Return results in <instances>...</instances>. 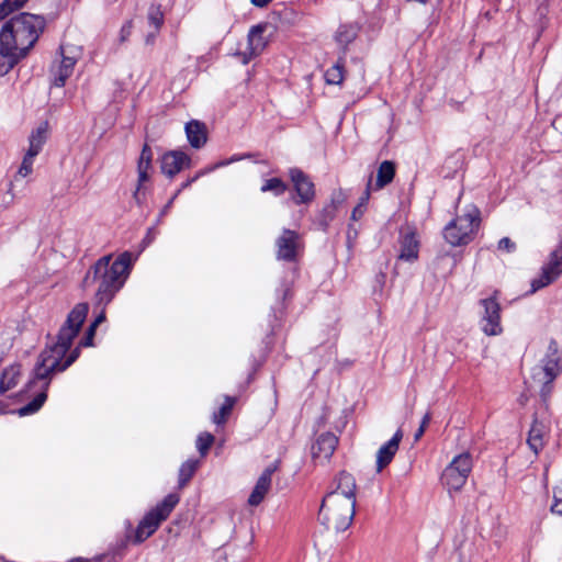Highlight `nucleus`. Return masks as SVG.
<instances>
[{"label": "nucleus", "instance_id": "39448f33", "mask_svg": "<svg viewBox=\"0 0 562 562\" xmlns=\"http://www.w3.org/2000/svg\"><path fill=\"white\" fill-rule=\"evenodd\" d=\"M480 210L470 205L464 214L450 221L443 229V237L447 243L451 246H463L471 243L480 226Z\"/></svg>", "mask_w": 562, "mask_h": 562}, {"label": "nucleus", "instance_id": "f3484780", "mask_svg": "<svg viewBox=\"0 0 562 562\" xmlns=\"http://www.w3.org/2000/svg\"><path fill=\"white\" fill-rule=\"evenodd\" d=\"M402 429H397L393 437L380 447L376 453V471L381 472L386 468L393 460L394 456L398 451L400 443L403 439Z\"/></svg>", "mask_w": 562, "mask_h": 562}, {"label": "nucleus", "instance_id": "5fc2aeb1", "mask_svg": "<svg viewBox=\"0 0 562 562\" xmlns=\"http://www.w3.org/2000/svg\"><path fill=\"white\" fill-rule=\"evenodd\" d=\"M71 562H86V561H83L82 559H75Z\"/></svg>", "mask_w": 562, "mask_h": 562}, {"label": "nucleus", "instance_id": "4c0bfd02", "mask_svg": "<svg viewBox=\"0 0 562 562\" xmlns=\"http://www.w3.org/2000/svg\"><path fill=\"white\" fill-rule=\"evenodd\" d=\"M35 157H36L35 155H31V153L26 151V154L22 160V164L18 170V176L25 178L26 176H29L32 172L33 160Z\"/></svg>", "mask_w": 562, "mask_h": 562}, {"label": "nucleus", "instance_id": "f704fd0d", "mask_svg": "<svg viewBox=\"0 0 562 562\" xmlns=\"http://www.w3.org/2000/svg\"><path fill=\"white\" fill-rule=\"evenodd\" d=\"M336 209V205L334 204V202H331L330 204L325 205L324 209L322 210L318 222L324 231L327 229L330 222L335 218Z\"/></svg>", "mask_w": 562, "mask_h": 562}, {"label": "nucleus", "instance_id": "1a4fd4ad", "mask_svg": "<svg viewBox=\"0 0 562 562\" xmlns=\"http://www.w3.org/2000/svg\"><path fill=\"white\" fill-rule=\"evenodd\" d=\"M499 295V290H494L491 296L479 301V305L483 308L481 329L486 336H498L503 333Z\"/></svg>", "mask_w": 562, "mask_h": 562}, {"label": "nucleus", "instance_id": "473e14b6", "mask_svg": "<svg viewBox=\"0 0 562 562\" xmlns=\"http://www.w3.org/2000/svg\"><path fill=\"white\" fill-rule=\"evenodd\" d=\"M288 190V184L280 178H271L266 180L261 187V191H271L274 195H281Z\"/></svg>", "mask_w": 562, "mask_h": 562}, {"label": "nucleus", "instance_id": "2f4dec72", "mask_svg": "<svg viewBox=\"0 0 562 562\" xmlns=\"http://www.w3.org/2000/svg\"><path fill=\"white\" fill-rule=\"evenodd\" d=\"M199 460H187L179 469V487H184L199 468Z\"/></svg>", "mask_w": 562, "mask_h": 562}, {"label": "nucleus", "instance_id": "4468645a", "mask_svg": "<svg viewBox=\"0 0 562 562\" xmlns=\"http://www.w3.org/2000/svg\"><path fill=\"white\" fill-rule=\"evenodd\" d=\"M300 277V269L299 267L294 266L291 268V270L283 277V279L280 282V285L276 290L277 294V305H278V312L280 313V316H283L285 312L288 311L289 306L291 305L293 299H294V285Z\"/></svg>", "mask_w": 562, "mask_h": 562}, {"label": "nucleus", "instance_id": "20e7f679", "mask_svg": "<svg viewBox=\"0 0 562 562\" xmlns=\"http://www.w3.org/2000/svg\"><path fill=\"white\" fill-rule=\"evenodd\" d=\"M356 505L349 498L338 494H326L318 510V520L328 530L336 532L347 530L353 520Z\"/></svg>", "mask_w": 562, "mask_h": 562}, {"label": "nucleus", "instance_id": "b1692460", "mask_svg": "<svg viewBox=\"0 0 562 562\" xmlns=\"http://www.w3.org/2000/svg\"><path fill=\"white\" fill-rule=\"evenodd\" d=\"M186 134L190 145L194 148H201L207 140L205 124L195 120L186 124Z\"/></svg>", "mask_w": 562, "mask_h": 562}, {"label": "nucleus", "instance_id": "8fccbe9b", "mask_svg": "<svg viewBox=\"0 0 562 562\" xmlns=\"http://www.w3.org/2000/svg\"><path fill=\"white\" fill-rule=\"evenodd\" d=\"M273 0H250V2L258 8L268 7Z\"/></svg>", "mask_w": 562, "mask_h": 562}, {"label": "nucleus", "instance_id": "412c9836", "mask_svg": "<svg viewBox=\"0 0 562 562\" xmlns=\"http://www.w3.org/2000/svg\"><path fill=\"white\" fill-rule=\"evenodd\" d=\"M268 27L267 23L258 24L248 32V60L260 55L267 47L268 40L263 33Z\"/></svg>", "mask_w": 562, "mask_h": 562}, {"label": "nucleus", "instance_id": "dca6fc26", "mask_svg": "<svg viewBox=\"0 0 562 562\" xmlns=\"http://www.w3.org/2000/svg\"><path fill=\"white\" fill-rule=\"evenodd\" d=\"M356 490L357 484L353 475L346 471H340L333 480L331 490L328 494H338L344 498H349L356 505Z\"/></svg>", "mask_w": 562, "mask_h": 562}, {"label": "nucleus", "instance_id": "3c124183", "mask_svg": "<svg viewBox=\"0 0 562 562\" xmlns=\"http://www.w3.org/2000/svg\"><path fill=\"white\" fill-rule=\"evenodd\" d=\"M385 278H386V274H385V273H383V272H380V273L376 276V281H378L381 285H383V284H384V282H385Z\"/></svg>", "mask_w": 562, "mask_h": 562}, {"label": "nucleus", "instance_id": "2eb2a0df", "mask_svg": "<svg viewBox=\"0 0 562 562\" xmlns=\"http://www.w3.org/2000/svg\"><path fill=\"white\" fill-rule=\"evenodd\" d=\"M281 464V460L277 459L265 468L248 496V505L258 506L265 499L271 488L272 475L280 470Z\"/></svg>", "mask_w": 562, "mask_h": 562}, {"label": "nucleus", "instance_id": "aec40b11", "mask_svg": "<svg viewBox=\"0 0 562 562\" xmlns=\"http://www.w3.org/2000/svg\"><path fill=\"white\" fill-rule=\"evenodd\" d=\"M5 37L7 35H0V77L8 74L24 57L20 56V52L5 41Z\"/></svg>", "mask_w": 562, "mask_h": 562}, {"label": "nucleus", "instance_id": "4be33fe9", "mask_svg": "<svg viewBox=\"0 0 562 562\" xmlns=\"http://www.w3.org/2000/svg\"><path fill=\"white\" fill-rule=\"evenodd\" d=\"M547 434V426L542 422H539L537 418H535L527 438V443L530 450L535 452V454H539V452L544 448Z\"/></svg>", "mask_w": 562, "mask_h": 562}, {"label": "nucleus", "instance_id": "a18cd8bd", "mask_svg": "<svg viewBox=\"0 0 562 562\" xmlns=\"http://www.w3.org/2000/svg\"><path fill=\"white\" fill-rule=\"evenodd\" d=\"M151 159H153L151 148L148 145H144L138 160L151 162Z\"/></svg>", "mask_w": 562, "mask_h": 562}, {"label": "nucleus", "instance_id": "de8ad7c7", "mask_svg": "<svg viewBox=\"0 0 562 562\" xmlns=\"http://www.w3.org/2000/svg\"><path fill=\"white\" fill-rule=\"evenodd\" d=\"M99 307L101 308L100 313L95 317V319L91 323V326L94 328H97L105 319V306H99Z\"/></svg>", "mask_w": 562, "mask_h": 562}, {"label": "nucleus", "instance_id": "9b49d317", "mask_svg": "<svg viewBox=\"0 0 562 562\" xmlns=\"http://www.w3.org/2000/svg\"><path fill=\"white\" fill-rule=\"evenodd\" d=\"M289 177L294 188V193L291 195L293 203L295 205L311 204L316 195L315 184L311 178L299 168H291L289 170Z\"/></svg>", "mask_w": 562, "mask_h": 562}, {"label": "nucleus", "instance_id": "bb28decb", "mask_svg": "<svg viewBox=\"0 0 562 562\" xmlns=\"http://www.w3.org/2000/svg\"><path fill=\"white\" fill-rule=\"evenodd\" d=\"M21 378V366L12 364L4 369L0 378V393H5L16 386Z\"/></svg>", "mask_w": 562, "mask_h": 562}, {"label": "nucleus", "instance_id": "79ce46f5", "mask_svg": "<svg viewBox=\"0 0 562 562\" xmlns=\"http://www.w3.org/2000/svg\"><path fill=\"white\" fill-rule=\"evenodd\" d=\"M430 419H431L430 413H426L425 416L422 419L419 428L416 430V432L414 435L415 441H418L423 437V435H424V432H425V430H426Z\"/></svg>", "mask_w": 562, "mask_h": 562}, {"label": "nucleus", "instance_id": "49530a36", "mask_svg": "<svg viewBox=\"0 0 562 562\" xmlns=\"http://www.w3.org/2000/svg\"><path fill=\"white\" fill-rule=\"evenodd\" d=\"M364 213L363 203H359L351 212V220L358 221Z\"/></svg>", "mask_w": 562, "mask_h": 562}, {"label": "nucleus", "instance_id": "f03ea898", "mask_svg": "<svg viewBox=\"0 0 562 562\" xmlns=\"http://www.w3.org/2000/svg\"><path fill=\"white\" fill-rule=\"evenodd\" d=\"M132 268V255L121 254L112 261V255L101 257L87 271L83 285L98 283L94 293V306H106L125 284Z\"/></svg>", "mask_w": 562, "mask_h": 562}, {"label": "nucleus", "instance_id": "ea45409f", "mask_svg": "<svg viewBox=\"0 0 562 562\" xmlns=\"http://www.w3.org/2000/svg\"><path fill=\"white\" fill-rule=\"evenodd\" d=\"M234 159H231V160H223V161H220L217 164H215L214 166L205 169V170H201L199 171L193 178L191 179H188L186 182H183L181 184V188L179 189L180 191L188 188L191 183H193L194 181H196L201 176L205 175L206 172L209 171H212V170H215L216 168H220V167H223V166H226L228 165L231 161H233Z\"/></svg>", "mask_w": 562, "mask_h": 562}, {"label": "nucleus", "instance_id": "0eeeda50", "mask_svg": "<svg viewBox=\"0 0 562 562\" xmlns=\"http://www.w3.org/2000/svg\"><path fill=\"white\" fill-rule=\"evenodd\" d=\"M179 501V495L175 493L168 494L161 503L148 512L137 526L135 541L140 543L149 538L160 524L169 517Z\"/></svg>", "mask_w": 562, "mask_h": 562}, {"label": "nucleus", "instance_id": "f8f14e48", "mask_svg": "<svg viewBox=\"0 0 562 562\" xmlns=\"http://www.w3.org/2000/svg\"><path fill=\"white\" fill-rule=\"evenodd\" d=\"M397 260L413 263L418 260L420 239L414 226H405L398 233Z\"/></svg>", "mask_w": 562, "mask_h": 562}, {"label": "nucleus", "instance_id": "37998d69", "mask_svg": "<svg viewBox=\"0 0 562 562\" xmlns=\"http://www.w3.org/2000/svg\"><path fill=\"white\" fill-rule=\"evenodd\" d=\"M498 249L506 252H513L516 249V244L509 237H503L498 241Z\"/></svg>", "mask_w": 562, "mask_h": 562}, {"label": "nucleus", "instance_id": "6ab92c4d", "mask_svg": "<svg viewBox=\"0 0 562 562\" xmlns=\"http://www.w3.org/2000/svg\"><path fill=\"white\" fill-rule=\"evenodd\" d=\"M338 445V438L333 432H324L318 436L312 446V457L314 460H328L335 452Z\"/></svg>", "mask_w": 562, "mask_h": 562}, {"label": "nucleus", "instance_id": "a211bd4d", "mask_svg": "<svg viewBox=\"0 0 562 562\" xmlns=\"http://www.w3.org/2000/svg\"><path fill=\"white\" fill-rule=\"evenodd\" d=\"M191 159L183 151H169L162 156L161 159V171L167 177L172 178L175 175L180 172L182 169L190 166Z\"/></svg>", "mask_w": 562, "mask_h": 562}, {"label": "nucleus", "instance_id": "7ed1b4c3", "mask_svg": "<svg viewBox=\"0 0 562 562\" xmlns=\"http://www.w3.org/2000/svg\"><path fill=\"white\" fill-rule=\"evenodd\" d=\"M45 27V19L42 15L27 12L20 13L5 22L0 31V35H7L8 41L20 56H26L27 52L37 42Z\"/></svg>", "mask_w": 562, "mask_h": 562}, {"label": "nucleus", "instance_id": "e433bc0d", "mask_svg": "<svg viewBox=\"0 0 562 562\" xmlns=\"http://www.w3.org/2000/svg\"><path fill=\"white\" fill-rule=\"evenodd\" d=\"M148 22L159 30L164 23V14L159 7L151 5L148 11Z\"/></svg>", "mask_w": 562, "mask_h": 562}, {"label": "nucleus", "instance_id": "72a5a7b5", "mask_svg": "<svg viewBox=\"0 0 562 562\" xmlns=\"http://www.w3.org/2000/svg\"><path fill=\"white\" fill-rule=\"evenodd\" d=\"M27 0H3L0 3V20L5 19L14 10L20 9Z\"/></svg>", "mask_w": 562, "mask_h": 562}, {"label": "nucleus", "instance_id": "5701e85b", "mask_svg": "<svg viewBox=\"0 0 562 562\" xmlns=\"http://www.w3.org/2000/svg\"><path fill=\"white\" fill-rule=\"evenodd\" d=\"M76 65V59L72 57L63 56L61 60L52 66V80L54 86L63 87L66 83V80L71 76L74 71V67Z\"/></svg>", "mask_w": 562, "mask_h": 562}, {"label": "nucleus", "instance_id": "603ef678", "mask_svg": "<svg viewBox=\"0 0 562 562\" xmlns=\"http://www.w3.org/2000/svg\"><path fill=\"white\" fill-rule=\"evenodd\" d=\"M180 193V190H178L173 195L172 198L169 200V202L166 204L165 206V210L169 209L171 206V204L173 203V201L176 200V198L179 195Z\"/></svg>", "mask_w": 562, "mask_h": 562}, {"label": "nucleus", "instance_id": "09e8293b", "mask_svg": "<svg viewBox=\"0 0 562 562\" xmlns=\"http://www.w3.org/2000/svg\"><path fill=\"white\" fill-rule=\"evenodd\" d=\"M370 190H371V178L369 179V182L367 184L366 191L363 196L360 200V203H363V209L366 210V205L370 199Z\"/></svg>", "mask_w": 562, "mask_h": 562}, {"label": "nucleus", "instance_id": "cd10ccee", "mask_svg": "<svg viewBox=\"0 0 562 562\" xmlns=\"http://www.w3.org/2000/svg\"><path fill=\"white\" fill-rule=\"evenodd\" d=\"M47 138V123L41 124L32 134L30 135L29 142L30 146L27 153L31 155L37 156L42 150L43 145L45 144Z\"/></svg>", "mask_w": 562, "mask_h": 562}, {"label": "nucleus", "instance_id": "58836bf2", "mask_svg": "<svg viewBox=\"0 0 562 562\" xmlns=\"http://www.w3.org/2000/svg\"><path fill=\"white\" fill-rule=\"evenodd\" d=\"M551 512L562 516V481L553 488V504Z\"/></svg>", "mask_w": 562, "mask_h": 562}, {"label": "nucleus", "instance_id": "393cba45", "mask_svg": "<svg viewBox=\"0 0 562 562\" xmlns=\"http://www.w3.org/2000/svg\"><path fill=\"white\" fill-rule=\"evenodd\" d=\"M360 31V26L356 23L341 24L335 35L336 42L342 48L344 56L346 55L347 47L352 43Z\"/></svg>", "mask_w": 562, "mask_h": 562}, {"label": "nucleus", "instance_id": "c85d7f7f", "mask_svg": "<svg viewBox=\"0 0 562 562\" xmlns=\"http://www.w3.org/2000/svg\"><path fill=\"white\" fill-rule=\"evenodd\" d=\"M345 78V56L325 71V80L329 85H340Z\"/></svg>", "mask_w": 562, "mask_h": 562}, {"label": "nucleus", "instance_id": "a878e982", "mask_svg": "<svg viewBox=\"0 0 562 562\" xmlns=\"http://www.w3.org/2000/svg\"><path fill=\"white\" fill-rule=\"evenodd\" d=\"M396 172V166L391 160H384L380 164L376 173V181L373 190L378 191L390 184Z\"/></svg>", "mask_w": 562, "mask_h": 562}, {"label": "nucleus", "instance_id": "c03bdc74", "mask_svg": "<svg viewBox=\"0 0 562 562\" xmlns=\"http://www.w3.org/2000/svg\"><path fill=\"white\" fill-rule=\"evenodd\" d=\"M131 31H132V23L131 22L125 23L120 31V41L125 42L128 38V36L131 35Z\"/></svg>", "mask_w": 562, "mask_h": 562}, {"label": "nucleus", "instance_id": "6e6552de", "mask_svg": "<svg viewBox=\"0 0 562 562\" xmlns=\"http://www.w3.org/2000/svg\"><path fill=\"white\" fill-rule=\"evenodd\" d=\"M472 468L473 460L469 452L456 456L442 472V484L446 485L449 491L461 490L467 483Z\"/></svg>", "mask_w": 562, "mask_h": 562}, {"label": "nucleus", "instance_id": "423d86ee", "mask_svg": "<svg viewBox=\"0 0 562 562\" xmlns=\"http://www.w3.org/2000/svg\"><path fill=\"white\" fill-rule=\"evenodd\" d=\"M541 366L535 370L533 380L541 383L540 396L546 403L551 397L553 391V381L562 372V357L558 351L554 340H551L548 347V353L541 360Z\"/></svg>", "mask_w": 562, "mask_h": 562}, {"label": "nucleus", "instance_id": "7c9ffc66", "mask_svg": "<svg viewBox=\"0 0 562 562\" xmlns=\"http://www.w3.org/2000/svg\"><path fill=\"white\" fill-rule=\"evenodd\" d=\"M151 169V162L138 160L137 172H138V186L133 194L134 200L138 205L143 203L140 196V188L144 182L149 179V170Z\"/></svg>", "mask_w": 562, "mask_h": 562}, {"label": "nucleus", "instance_id": "864d4df0", "mask_svg": "<svg viewBox=\"0 0 562 562\" xmlns=\"http://www.w3.org/2000/svg\"><path fill=\"white\" fill-rule=\"evenodd\" d=\"M154 41V35H148L146 38L147 43H151Z\"/></svg>", "mask_w": 562, "mask_h": 562}, {"label": "nucleus", "instance_id": "ddd939ff", "mask_svg": "<svg viewBox=\"0 0 562 562\" xmlns=\"http://www.w3.org/2000/svg\"><path fill=\"white\" fill-rule=\"evenodd\" d=\"M562 274V238L559 241V245L555 249H553L549 256V260L546 266L542 268V273L540 278L535 279L531 282L532 290L531 292H536L553 281H555Z\"/></svg>", "mask_w": 562, "mask_h": 562}, {"label": "nucleus", "instance_id": "a19ab883", "mask_svg": "<svg viewBox=\"0 0 562 562\" xmlns=\"http://www.w3.org/2000/svg\"><path fill=\"white\" fill-rule=\"evenodd\" d=\"M235 65H238L240 67L246 65V53L238 50L229 57V59L227 60V66L233 67Z\"/></svg>", "mask_w": 562, "mask_h": 562}, {"label": "nucleus", "instance_id": "c9c22d12", "mask_svg": "<svg viewBox=\"0 0 562 562\" xmlns=\"http://www.w3.org/2000/svg\"><path fill=\"white\" fill-rule=\"evenodd\" d=\"M214 442V436L210 432H201L196 438V449L204 457Z\"/></svg>", "mask_w": 562, "mask_h": 562}, {"label": "nucleus", "instance_id": "9d476101", "mask_svg": "<svg viewBox=\"0 0 562 562\" xmlns=\"http://www.w3.org/2000/svg\"><path fill=\"white\" fill-rule=\"evenodd\" d=\"M277 259L286 262H297L304 246L301 235L296 231L284 228L276 240Z\"/></svg>", "mask_w": 562, "mask_h": 562}, {"label": "nucleus", "instance_id": "c756f323", "mask_svg": "<svg viewBox=\"0 0 562 562\" xmlns=\"http://www.w3.org/2000/svg\"><path fill=\"white\" fill-rule=\"evenodd\" d=\"M235 403V397L225 396L224 402L221 404L220 408L213 413L212 422L218 426L223 425L231 415Z\"/></svg>", "mask_w": 562, "mask_h": 562}, {"label": "nucleus", "instance_id": "f257e3e1", "mask_svg": "<svg viewBox=\"0 0 562 562\" xmlns=\"http://www.w3.org/2000/svg\"><path fill=\"white\" fill-rule=\"evenodd\" d=\"M88 311L89 305L87 303L76 304L59 329L57 341L46 347L40 353L33 370V378L26 384L27 392L38 385V394L29 404L19 408L18 413L20 416H26L37 412L47 398L46 392L52 374L63 372L69 368L79 357L81 347L92 346L97 328L90 325L85 337L79 341V345L66 357L74 338L78 335L86 321Z\"/></svg>", "mask_w": 562, "mask_h": 562}]
</instances>
